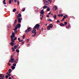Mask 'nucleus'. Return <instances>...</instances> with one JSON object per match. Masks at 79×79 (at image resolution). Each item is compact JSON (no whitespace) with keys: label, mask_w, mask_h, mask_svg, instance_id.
<instances>
[{"label":"nucleus","mask_w":79,"mask_h":79,"mask_svg":"<svg viewBox=\"0 0 79 79\" xmlns=\"http://www.w3.org/2000/svg\"><path fill=\"white\" fill-rule=\"evenodd\" d=\"M53 10H57V7L56 6H54L52 8Z\"/></svg>","instance_id":"obj_7"},{"label":"nucleus","mask_w":79,"mask_h":79,"mask_svg":"<svg viewBox=\"0 0 79 79\" xmlns=\"http://www.w3.org/2000/svg\"><path fill=\"white\" fill-rule=\"evenodd\" d=\"M60 26H64V24H63V23H61L60 24Z\"/></svg>","instance_id":"obj_17"},{"label":"nucleus","mask_w":79,"mask_h":79,"mask_svg":"<svg viewBox=\"0 0 79 79\" xmlns=\"http://www.w3.org/2000/svg\"><path fill=\"white\" fill-rule=\"evenodd\" d=\"M53 18L54 19H56V15H55L54 16Z\"/></svg>","instance_id":"obj_23"},{"label":"nucleus","mask_w":79,"mask_h":79,"mask_svg":"<svg viewBox=\"0 0 79 79\" xmlns=\"http://www.w3.org/2000/svg\"><path fill=\"white\" fill-rule=\"evenodd\" d=\"M14 42H12L10 43V45H11V46H13V45H14Z\"/></svg>","instance_id":"obj_14"},{"label":"nucleus","mask_w":79,"mask_h":79,"mask_svg":"<svg viewBox=\"0 0 79 79\" xmlns=\"http://www.w3.org/2000/svg\"><path fill=\"white\" fill-rule=\"evenodd\" d=\"M50 28H52L53 27V25L52 24H50Z\"/></svg>","instance_id":"obj_18"},{"label":"nucleus","mask_w":79,"mask_h":79,"mask_svg":"<svg viewBox=\"0 0 79 79\" xmlns=\"http://www.w3.org/2000/svg\"><path fill=\"white\" fill-rule=\"evenodd\" d=\"M25 11V8H24V9L23 10H22V11Z\"/></svg>","instance_id":"obj_47"},{"label":"nucleus","mask_w":79,"mask_h":79,"mask_svg":"<svg viewBox=\"0 0 79 79\" xmlns=\"http://www.w3.org/2000/svg\"><path fill=\"white\" fill-rule=\"evenodd\" d=\"M17 46H16V45H15L14 47V49H16V48H17Z\"/></svg>","instance_id":"obj_27"},{"label":"nucleus","mask_w":79,"mask_h":79,"mask_svg":"<svg viewBox=\"0 0 79 79\" xmlns=\"http://www.w3.org/2000/svg\"><path fill=\"white\" fill-rule=\"evenodd\" d=\"M18 40L19 42H21V40H20V38H18Z\"/></svg>","instance_id":"obj_37"},{"label":"nucleus","mask_w":79,"mask_h":79,"mask_svg":"<svg viewBox=\"0 0 79 79\" xmlns=\"http://www.w3.org/2000/svg\"><path fill=\"white\" fill-rule=\"evenodd\" d=\"M13 66H16V64H15V63H14L13 64Z\"/></svg>","instance_id":"obj_36"},{"label":"nucleus","mask_w":79,"mask_h":79,"mask_svg":"<svg viewBox=\"0 0 79 79\" xmlns=\"http://www.w3.org/2000/svg\"><path fill=\"white\" fill-rule=\"evenodd\" d=\"M11 71H12V70L11 69H10L9 70V73H11Z\"/></svg>","instance_id":"obj_25"},{"label":"nucleus","mask_w":79,"mask_h":79,"mask_svg":"<svg viewBox=\"0 0 79 79\" xmlns=\"http://www.w3.org/2000/svg\"><path fill=\"white\" fill-rule=\"evenodd\" d=\"M47 11H50V8H47Z\"/></svg>","instance_id":"obj_35"},{"label":"nucleus","mask_w":79,"mask_h":79,"mask_svg":"<svg viewBox=\"0 0 79 79\" xmlns=\"http://www.w3.org/2000/svg\"><path fill=\"white\" fill-rule=\"evenodd\" d=\"M52 2V0H50V3H51Z\"/></svg>","instance_id":"obj_46"},{"label":"nucleus","mask_w":79,"mask_h":79,"mask_svg":"<svg viewBox=\"0 0 79 79\" xmlns=\"http://www.w3.org/2000/svg\"><path fill=\"white\" fill-rule=\"evenodd\" d=\"M23 40H20L21 42H22V41H23Z\"/></svg>","instance_id":"obj_64"},{"label":"nucleus","mask_w":79,"mask_h":79,"mask_svg":"<svg viewBox=\"0 0 79 79\" xmlns=\"http://www.w3.org/2000/svg\"><path fill=\"white\" fill-rule=\"evenodd\" d=\"M47 8V6H43V9H45V8Z\"/></svg>","instance_id":"obj_20"},{"label":"nucleus","mask_w":79,"mask_h":79,"mask_svg":"<svg viewBox=\"0 0 79 79\" xmlns=\"http://www.w3.org/2000/svg\"><path fill=\"white\" fill-rule=\"evenodd\" d=\"M17 19H18V22L20 23H21V18L19 17H18Z\"/></svg>","instance_id":"obj_6"},{"label":"nucleus","mask_w":79,"mask_h":79,"mask_svg":"<svg viewBox=\"0 0 79 79\" xmlns=\"http://www.w3.org/2000/svg\"><path fill=\"white\" fill-rule=\"evenodd\" d=\"M3 4H4L5 5H6V3L5 2V1H3Z\"/></svg>","instance_id":"obj_30"},{"label":"nucleus","mask_w":79,"mask_h":79,"mask_svg":"<svg viewBox=\"0 0 79 79\" xmlns=\"http://www.w3.org/2000/svg\"><path fill=\"white\" fill-rule=\"evenodd\" d=\"M15 60V59L14 58H13V59H10L9 60V62H11V63H13V61Z\"/></svg>","instance_id":"obj_5"},{"label":"nucleus","mask_w":79,"mask_h":79,"mask_svg":"<svg viewBox=\"0 0 79 79\" xmlns=\"http://www.w3.org/2000/svg\"><path fill=\"white\" fill-rule=\"evenodd\" d=\"M12 52H15V49H14L13 47L12 48Z\"/></svg>","instance_id":"obj_26"},{"label":"nucleus","mask_w":79,"mask_h":79,"mask_svg":"<svg viewBox=\"0 0 79 79\" xmlns=\"http://www.w3.org/2000/svg\"><path fill=\"white\" fill-rule=\"evenodd\" d=\"M40 26V25H39V24H37L35 26L34 28H33V29H36V28H37V29H39V27Z\"/></svg>","instance_id":"obj_3"},{"label":"nucleus","mask_w":79,"mask_h":79,"mask_svg":"<svg viewBox=\"0 0 79 79\" xmlns=\"http://www.w3.org/2000/svg\"><path fill=\"white\" fill-rule=\"evenodd\" d=\"M5 7H7V6L6 5H5Z\"/></svg>","instance_id":"obj_63"},{"label":"nucleus","mask_w":79,"mask_h":79,"mask_svg":"<svg viewBox=\"0 0 79 79\" xmlns=\"http://www.w3.org/2000/svg\"><path fill=\"white\" fill-rule=\"evenodd\" d=\"M64 23L65 25H66V24H67V23L66 22H64Z\"/></svg>","instance_id":"obj_41"},{"label":"nucleus","mask_w":79,"mask_h":79,"mask_svg":"<svg viewBox=\"0 0 79 79\" xmlns=\"http://www.w3.org/2000/svg\"><path fill=\"white\" fill-rule=\"evenodd\" d=\"M13 56H10V59H13Z\"/></svg>","instance_id":"obj_43"},{"label":"nucleus","mask_w":79,"mask_h":79,"mask_svg":"<svg viewBox=\"0 0 79 79\" xmlns=\"http://www.w3.org/2000/svg\"><path fill=\"white\" fill-rule=\"evenodd\" d=\"M14 37H15V36H10V38H11V39H13V38H14Z\"/></svg>","instance_id":"obj_34"},{"label":"nucleus","mask_w":79,"mask_h":79,"mask_svg":"<svg viewBox=\"0 0 79 79\" xmlns=\"http://www.w3.org/2000/svg\"><path fill=\"white\" fill-rule=\"evenodd\" d=\"M64 18H63L62 19L61 21H64Z\"/></svg>","instance_id":"obj_49"},{"label":"nucleus","mask_w":79,"mask_h":79,"mask_svg":"<svg viewBox=\"0 0 79 79\" xmlns=\"http://www.w3.org/2000/svg\"><path fill=\"white\" fill-rule=\"evenodd\" d=\"M16 9H15V8H14V9L13 10V12H15V11H16Z\"/></svg>","instance_id":"obj_31"},{"label":"nucleus","mask_w":79,"mask_h":79,"mask_svg":"<svg viewBox=\"0 0 79 79\" xmlns=\"http://www.w3.org/2000/svg\"><path fill=\"white\" fill-rule=\"evenodd\" d=\"M16 61H17V62H18V59H16Z\"/></svg>","instance_id":"obj_42"},{"label":"nucleus","mask_w":79,"mask_h":79,"mask_svg":"<svg viewBox=\"0 0 79 79\" xmlns=\"http://www.w3.org/2000/svg\"><path fill=\"white\" fill-rule=\"evenodd\" d=\"M2 77V75L0 74V79H1Z\"/></svg>","instance_id":"obj_44"},{"label":"nucleus","mask_w":79,"mask_h":79,"mask_svg":"<svg viewBox=\"0 0 79 79\" xmlns=\"http://www.w3.org/2000/svg\"><path fill=\"white\" fill-rule=\"evenodd\" d=\"M14 62H15V63H18V62H17V61H16V60H15V61H14Z\"/></svg>","instance_id":"obj_50"},{"label":"nucleus","mask_w":79,"mask_h":79,"mask_svg":"<svg viewBox=\"0 0 79 79\" xmlns=\"http://www.w3.org/2000/svg\"><path fill=\"white\" fill-rule=\"evenodd\" d=\"M47 21H50V19H47Z\"/></svg>","instance_id":"obj_54"},{"label":"nucleus","mask_w":79,"mask_h":79,"mask_svg":"<svg viewBox=\"0 0 79 79\" xmlns=\"http://www.w3.org/2000/svg\"><path fill=\"white\" fill-rule=\"evenodd\" d=\"M60 15H58V16H59V17H60Z\"/></svg>","instance_id":"obj_60"},{"label":"nucleus","mask_w":79,"mask_h":79,"mask_svg":"<svg viewBox=\"0 0 79 79\" xmlns=\"http://www.w3.org/2000/svg\"><path fill=\"white\" fill-rule=\"evenodd\" d=\"M9 4H11V0H9Z\"/></svg>","instance_id":"obj_33"},{"label":"nucleus","mask_w":79,"mask_h":79,"mask_svg":"<svg viewBox=\"0 0 79 79\" xmlns=\"http://www.w3.org/2000/svg\"><path fill=\"white\" fill-rule=\"evenodd\" d=\"M27 45V47H29V44H28Z\"/></svg>","instance_id":"obj_61"},{"label":"nucleus","mask_w":79,"mask_h":79,"mask_svg":"<svg viewBox=\"0 0 79 79\" xmlns=\"http://www.w3.org/2000/svg\"><path fill=\"white\" fill-rule=\"evenodd\" d=\"M66 27L67 29H68V28H71V25L69 24L68 26H66Z\"/></svg>","instance_id":"obj_12"},{"label":"nucleus","mask_w":79,"mask_h":79,"mask_svg":"<svg viewBox=\"0 0 79 79\" xmlns=\"http://www.w3.org/2000/svg\"><path fill=\"white\" fill-rule=\"evenodd\" d=\"M36 32V30L34 29L32 31V33H35H35L36 32Z\"/></svg>","instance_id":"obj_13"},{"label":"nucleus","mask_w":79,"mask_h":79,"mask_svg":"<svg viewBox=\"0 0 79 79\" xmlns=\"http://www.w3.org/2000/svg\"><path fill=\"white\" fill-rule=\"evenodd\" d=\"M60 16H63V14H61L60 15Z\"/></svg>","instance_id":"obj_55"},{"label":"nucleus","mask_w":79,"mask_h":79,"mask_svg":"<svg viewBox=\"0 0 79 79\" xmlns=\"http://www.w3.org/2000/svg\"><path fill=\"white\" fill-rule=\"evenodd\" d=\"M17 27L18 28H19L20 27H21V24H18Z\"/></svg>","instance_id":"obj_11"},{"label":"nucleus","mask_w":79,"mask_h":79,"mask_svg":"<svg viewBox=\"0 0 79 79\" xmlns=\"http://www.w3.org/2000/svg\"><path fill=\"white\" fill-rule=\"evenodd\" d=\"M67 17H68V15H65L64 16V18L65 19L67 18Z\"/></svg>","instance_id":"obj_21"},{"label":"nucleus","mask_w":79,"mask_h":79,"mask_svg":"<svg viewBox=\"0 0 79 79\" xmlns=\"http://www.w3.org/2000/svg\"><path fill=\"white\" fill-rule=\"evenodd\" d=\"M6 79H8V76L7 75H6Z\"/></svg>","instance_id":"obj_38"},{"label":"nucleus","mask_w":79,"mask_h":79,"mask_svg":"<svg viewBox=\"0 0 79 79\" xmlns=\"http://www.w3.org/2000/svg\"><path fill=\"white\" fill-rule=\"evenodd\" d=\"M9 79H11V77H9Z\"/></svg>","instance_id":"obj_59"},{"label":"nucleus","mask_w":79,"mask_h":79,"mask_svg":"<svg viewBox=\"0 0 79 79\" xmlns=\"http://www.w3.org/2000/svg\"><path fill=\"white\" fill-rule=\"evenodd\" d=\"M31 29L32 28H31V27H29L27 28V29L25 31V32L26 33H28L29 32H30V31H31Z\"/></svg>","instance_id":"obj_1"},{"label":"nucleus","mask_w":79,"mask_h":79,"mask_svg":"<svg viewBox=\"0 0 79 79\" xmlns=\"http://www.w3.org/2000/svg\"><path fill=\"white\" fill-rule=\"evenodd\" d=\"M36 33H37L36 32L34 34L32 35V37H35V35H36Z\"/></svg>","instance_id":"obj_19"},{"label":"nucleus","mask_w":79,"mask_h":79,"mask_svg":"<svg viewBox=\"0 0 79 79\" xmlns=\"http://www.w3.org/2000/svg\"><path fill=\"white\" fill-rule=\"evenodd\" d=\"M19 16L20 17H21V14L20 13L19 14Z\"/></svg>","instance_id":"obj_29"},{"label":"nucleus","mask_w":79,"mask_h":79,"mask_svg":"<svg viewBox=\"0 0 79 79\" xmlns=\"http://www.w3.org/2000/svg\"><path fill=\"white\" fill-rule=\"evenodd\" d=\"M8 65H9V66H11V64H10V63H8Z\"/></svg>","instance_id":"obj_48"},{"label":"nucleus","mask_w":79,"mask_h":79,"mask_svg":"<svg viewBox=\"0 0 79 79\" xmlns=\"http://www.w3.org/2000/svg\"><path fill=\"white\" fill-rule=\"evenodd\" d=\"M44 4L46 5H48L49 4V2L48 1H47L46 0H43Z\"/></svg>","instance_id":"obj_2"},{"label":"nucleus","mask_w":79,"mask_h":79,"mask_svg":"<svg viewBox=\"0 0 79 79\" xmlns=\"http://www.w3.org/2000/svg\"><path fill=\"white\" fill-rule=\"evenodd\" d=\"M47 17V18H49V15H46Z\"/></svg>","instance_id":"obj_53"},{"label":"nucleus","mask_w":79,"mask_h":79,"mask_svg":"<svg viewBox=\"0 0 79 79\" xmlns=\"http://www.w3.org/2000/svg\"><path fill=\"white\" fill-rule=\"evenodd\" d=\"M40 19L41 20H42V19H43V18L44 17V15H40Z\"/></svg>","instance_id":"obj_10"},{"label":"nucleus","mask_w":79,"mask_h":79,"mask_svg":"<svg viewBox=\"0 0 79 79\" xmlns=\"http://www.w3.org/2000/svg\"><path fill=\"white\" fill-rule=\"evenodd\" d=\"M11 69L13 70L14 69H15V67L13 66H12L11 67Z\"/></svg>","instance_id":"obj_16"},{"label":"nucleus","mask_w":79,"mask_h":79,"mask_svg":"<svg viewBox=\"0 0 79 79\" xmlns=\"http://www.w3.org/2000/svg\"><path fill=\"white\" fill-rule=\"evenodd\" d=\"M12 36H14V37H15V33L13 32L12 33Z\"/></svg>","instance_id":"obj_22"},{"label":"nucleus","mask_w":79,"mask_h":79,"mask_svg":"<svg viewBox=\"0 0 79 79\" xmlns=\"http://www.w3.org/2000/svg\"><path fill=\"white\" fill-rule=\"evenodd\" d=\"M22 44H24V42H22Z\"/></svg>","instance_id":"obj_58"},{"label":"nucleus","mask_w":79,"mask_h":79,"mask_svg":"<svg viewBox=\"0 0 79 79\" xmlns=\"http://www.w3.org/2000/svg\"><path fill=\"white\" fill-rule=\"evenodd\" d=\"M19 13V12H17V14H18Z\"/></svg>","instance_id":"obj_62"},{"label":"nucleus","mask_w":79,"mask_h":79,"mask_svg":"<svg viewBox=\"0 0 79 79\" xmlns=\"http://www.w3.org/2000/svg\"><path fill=\"white\" fill-rule=\"evenodd\" d=\"M40 13H41V15H44V9L42 10Z\"/></svg>","instance_id":"obj_8"},{"label":"nucleus","mask_w":79,"mask_h":79,"mask_svg":"<svg viewBox=\"0 0 79 79\" xmlns=\"http://www.w3.org/2000/svg\"><path fill=\"white\" fill-rule=\"evenodd\" d=\"M17 23V19H15L14 24V25L15 26V24H16Z\"/></svg>","instance_id":"obj_9"},{"label":"nucleus","mask_w":79,"mask_h":79,"mask_svg":"<svg viewBox=\"0 0 79 79\" xmlns=\"http://www.w3.org/2000/svg\"><path fill=\"white\" fill-rule=\"evenodd\" d=\"M23 39H25V35H23Z\"/></svg>","instance_id":"obj_39"},{"label":"nucleus","mask_w":79,"mask_h":79,"mask_svg":"<svg viewBox=\"0 0 79 79\" xmlns=\"http://www.w3.org/2000/svg\"><path fill=\"white\" fill-rule=\"evenodd\" d=\"M50 22H53V21L52 20V19H50Z\"/></svg>","instance_id":"obj_51"},{"label":"nucleus","mask_w":79,"mask_h":79,"mask_svg":"<svg viewBox=\"0 0 79 79\" xmlns=\"http://www.w3.org/2000/svg\"><path fill=\"white\" fill-rule=\"evenodd\" d=\"M6 74H8V76L10 77V76H11V75L10 74L8 73H6Z\"/></svg>","instance_id":"obj_28"},{"label":"nucleus","mask_w":79,"mask_h":79,"mask_svg":"<svg viewBox=\"0 0 79 79\" xmlns=\"http://www.w3.org/2000/svg\"><path fill=\"white\" fill-rule=\"evenodd\" d=\"M11 41L12 42H13L15 43V40L13 39V38H11Z\"/></svg>","instance_id":"obj_15"},{"label":"nucleus","mask_w":79,"mask_h":79,"mask_svg":"<svg viewBox=\"0 0 79 79\" xmlns=\"http://www.w3.org/2000/svg\"><path fill=\"white\" fill-rule=\"evenodd\" d=\"M19 1L18 2V5H19Z\"/></svg>","instance_id":"obj_56"},{"label":"nucleus","mask_w":79,"mask_h":79,"mask_svg":"<svg viewBox=\"0 0 79 79\" xmlns=\"http://www.w3.org/2000/svg\"><path fill=\"white\" fill-rule=\"evenodd\" d=\"M14 40H16V39H17V37H15L14 39Z\"/></svg>","instance_id":"obj_40"},{"label":"nucleus","mask_w":79,"mask_h":79,"mask_svg":"<svg viewBox=\"0 0 79 79\" xmlns=\"http://www.w3.org/2000/svg\"><path fill=\"white\" fill-rule=\"evenodd\" d=\"M15 3H16V2H17V0H15Z\"/></svg>","instance_id":"obj_57"},{"label":"nucleus","mask_w":79,"mask_h":79,"mask_svg":"<svg viewBox=\"0 0 79 79\" xmlns=\"http://www.w3.org/2000/svg\"><path fill=\"white\" fill-rule=\"evenodd\" d=\"M56 23H60V21L59 20H57V21H56Z\"/></svg>","instance_id":"obj_45"},{"label":"nucleus","mask_w":79,"mask_h":79,"mask_svg":"<svg viewBox=\"0 0 79 79\" xmlns=\"http://www.w3.org/2000/svg\"><path fill=\"white\" fill-rule=\"evenodd\" d=\"M17 29H18V27H15V29H13V30L15 31V34H16V33L18 32V31L17 30Z\"/></svg>","instance_id":"obj_4"},{"label":"nucleus","mask_w":79,"mask_h":79,"mask_svg":"<svg viewBox=\"0 0 79 79\" xmlns=\"http://www.w3.org/2000/svg\"><path fill=\"white\" fill-rule=\"evenodd\" d=\"M16 52H17L18 53H19V49H17L16 50Z\"/></svg>","instance_id":"obj_24"},{"label":"nucleus","mask_w":79,"mask_h":79,"mask_svg":"<svg viewBox=\"0 0 79 79\" xmlns=\"http://www.w3.org/2000/svg\"><path fill=\"white\" fill-rule=\"evenodd\" d=\"M48 30H50V26H48L47 27Z\"/></svg>","instance_id":"obj_32"},{"label":"nucleus","mask_w":79,"mask_h":79,"mask_svg":"<svg viewBox=\"0 0 79 79\" xmlns=\"http://www.w3.org/2000/svg\"><path fill=\"white\" fill-rule=\"evenodd\" d=\"M4 79V76H3L2 77V79Z\"/></svg>","instance_id":"obj_52"}]
</instances>
